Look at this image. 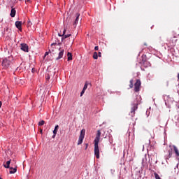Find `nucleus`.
<instances>
[{
	"label": "nucleus",
	"mask_w": 179,
	"mask_h": 179,
	"mask_svg": "<svg viewBox=\"0 0 179 179\" xmlns=\"http://www.w3.org/2000/svg\"><path fill=\"white\" fill-rule=\"evenodd\" d=\"M101 136V131L100 130L97 131L96 138L94 139V156L96 159H100V149L99 148V142H100V136Z\"/></svg>",
	"instance_id": "f257e3e1"
},
{
	"label": "nucleus",
	"mask_w": 179,
	"mask_h": 179,
	"mask_svg": "<svg viewBox=\"0 0 179 179\" xmlns=\"http://www.w3.org/2000/svg\"><path fill=\"white\" fill-rule=\"evenodd\" d=\"M12 61H13V57L12 56L5 58L2 62L3 68H4L5 69L10 68V65H12Z\"/></svg>",
	"instance_id": "f03ea898"
},
{
	"label": "nucleus",
	"mask_w": 179,
	"mask_h": 179,
	"mask_svg": "<svg viewBox=\"0 0 179 179\" xmlns=\"http://www.w3.org/2000/svg\"><path fill=\"white\" fill-rule=\"evenodd\" d=\"M85 134H86V130L85 129H83L79 136L78 145H82V143H83V139H85Z\"/></svg>",
	"instance_id": "7ed1b4c3"
},
{
	"label": "nucleus",
	"mask_w": 179,
	"mask_h": 179,
	"mask_svg": "<svg viewBox=\"0 0 179 179\" xmlns=\"http://www.w3.org/2000/svg\"><path fill=\"white\" fill-rule=\"evenodd\" d=\"M141 80H136V82L134 84V91L136 92H139V90H141Z\"/></svg>",
	"instance_id": "20e7f679"
},
{
	"label": "nucleus",
	"mask_w": 179,
	"mask_h": 179,
	"mask_svg": "<svg viewBox=\"0 0 179 179\" xmlns=\"http://www.w3.org/2000/svg\"><path fill=\"white\" fill-rule=\"evenodd\" d=\"M137 110H138V103H135L133 104V106L131 107V110L130 112L131 117H135V111Z\"/></svg>",
	"instance_id": "39448f33"
},
{
	"label": "nucleus",
	"mask_w": 179,
	"mask_h": 179,
	"mask_svg": "<svg viewBox=\"0 0 179 179\" xmlns=\"http://www.w3.org/2000/svg\"><path fill=\"white\" fill-rule=\"evenodd\" d=\"M20 48L22 51H24V52H29V45L26 43H21Z\"/></svg>",
	"instance_id": "423d86ee"
},
{
	"label": "nucleus",
	"mask_w": 179,
	"mask_h": 179,
	"mask_svg": "<svg viewBox=\"0 0 179 179\" xmlns=\"http://www.w3.org/2000/svg\"><path fill=\"white\" fill-rule=\"evenodd\" d=\"M64 52H65V50L59 49L58 57H56V61H59V59H61L64 57Z\"/></svg>",
	"instance_id": "0eeeda50"
},
{
	"label": "nucleus",
	"mask_w": 179,
	"mask_h": 179,
	"mask_svg": "<svg viewBox=\"0 0 179 179\" xmlns=\"http://www.w3.org/2000/svg\"><path fill=\"white\" fill-rule=\"evenodd\" d=\"M15 27L20 31H22V21H16L15 22Z\"/></svg>",
	"instance_id": "6e6552de"
},
{
	"label": "nucleus",
	"mask_w": 179,
	"mask_h": 179,
	"mask_svg": "<svg viewBox=\"0 0 179 179\" xmlns=\"http://www.w3.org/2000/svg\"><path fill=\"white\" fill-rule=\"evenodd\" d=\"M58 129H59V126L57 124L53 130V136L52 138H55L57 133L58 132Z\"/></svg>",
	"instance_id": "1a4fd4ad"
},
{
	"label": "nucleus",
	"mask_w": 179,
	"mask_h": 179,
	"mask_svg": "<svg viewBox=\"0 0 179 179\" xmlns=\"http://www.w3.org/2000/svg\"><path fill=\"white\" fill-rule=\"evenodd\" d=\"M76 18L74 21L73 26H76V24H78V22H79V16H80V15L79 13H76Z\"/></svg>",
	"instance_id": "9d476101"
},
{
	"label": "nucleus",
	"mask_w": 179,
	"mask_h": 179,
	"mask_svg": "<svg viewBox=\"0 0 179 179\" xmlns=\"http://www.w3.org/2000/svg\"><path fill=\"white\" fill-rule=\"evenodd\" d=\"M10 15L11 17H15V16H16V10H15V8L11 9Z\"/></svg>",
	"instance_id": "9b49d317"
},
{
	"label": "nucleus",
	"mask_w": 179,
	"mask_h": 179,
	"mask_svg": "<svg viewBox=\"0 0 179 179\" xmlns=\"http://www.w3.org/2000/svg\"><path fill=\"white\" fill-rule=\"evenodd\" d=\"M66 30L64 29L63 31V37L62 38V40H64V38H68V37H71V34H66L65 35Z\"/></svg>",
	"instance_id": "f8f14e48"
},
{
	"label": "nucleus",
	"mask_w": 179,
	"mask_h": 179,
	"mask_svg": "<svg viewBox=\"0 0 179 179\" xmlns=\"http://www.w3.org/2000/svg\"><path fill=\"white\" fill-rule=\"evenodd\" d=\"M10 174H15V173H16V171H17V169L16 167L13 168V167H10Z\"/></svg>",
	"instance_id": "ddd939ff"
},
{
	"label": "nucleus",
	"mask_w": 179,
	"mask_h": 179,
	"mask_svg": "<svg viewBox=\"0 0 179 179\" xmlns=\"http://www.w3.org/2000/svg\"><path fill=\"white\" fill-rule=\"evenodd\" d=\"M173 150H174V152H175L176 156L179 157L178 148H177V147L176 145H173Z\"/></svg>",
	"instance_id": "4468645a"
},
{
	"label": "nucleus",
	"mask_w": 179,
	"mask_h": 179,
	"mask_svg": "<svg viewBox=\"0 0 179 179\" xmlns=\"http://www.w3.org/2000/svg\"><path fill=\"white\" fill-rule=\"evenodd\" d=\"M67 59L68 61H72V53L68 52H67Z\"/></svg>",
	"instance_id": "2eb2a0df"
},
{
	"label": "nucleus",
	"mask_w": 179,
	"mask_h": 179,
	"mask_svg": "<svg viewBox=\"0 0 179 179\" xmlns=\"http://www.w3.org/2000/svg\"><path fill=\"white\" fill-rule=\"evenodd\" d=\"M5 169H10V160L7 161L6 164L4 165Z\"/></svg>",
	"instance_id": "dca6fc26"
},
{
	"label": "nucleus",
	"mask_w": 179,
	"mask_h": 179,
	"mask_svg": "<svg viewBox=\"0 0 179 179\" xmlns=\"http://www.w3.org/2000/svg\"><path fill=\"white\" fill-rule=\"evenodd\" d=\"M169 43L171 45H176V43H177V39H170Z\"/></svg>",
	"instance_id": "f3484780"
},
{
	"label": "nucleus",
	"mask_w": 179,
	"mask_h": 179,
	"mask_svg": "<svg viewBox=\"0 0 179 179\" xmlns=\"http://www.w3.org/2000/svg\"><path fill=\"white\" fill-rule=\"evenodd\" d=\"M93 58H94V59H97L99 58V55H98L97 52H94Z\"/></svg>",
	"instance_id": "a211bd4d"
},
{
	"label": "nucleus",
	"mask_w": 179,
	"mask_h": 179,
	"mask_svg": "<svg viewBox=\"0 0 179 179\" xmlns=\"http://www.w3.org/2000/svg\"><path fill=\"white\" fill-rule=\"evenodd\" d=\"M129 87H130V89H132V87H134V80L133 79H131V80H130V81H129Z\"/></svg>",
	"instance_id": "6ab92c4d"
},
{
	"label": "nucleus",
	"mask_w": 179,
	"mask_h": 179,
	"mask_svg": "<svg viewBox=\"0 0 179 179\" xmlns=\"http://www.w3.org/2000/svg\"><path fill=\"white\" fill-rule=\"evenodd\" d=\"M45 122L44 120H41V121H40V122H38V125H39L40 127H41V126L44 125Z\"/></svg>",
	"instance_id": "aec40b11"
},
{
	"label": "nucleus",
	"mask_w": 179,
	"mask_h": 179,
	"mask_svg": "<svg viewBox=\"0 0 179 179\" xmlns=\"http://www.w3.org/2000/svg\"><path fill=\"white\" fill-rule=\"evenodd\" d=\"M171 156H173V152H171V150L170 151V150H169V156H168V157H171Z\"/></svg>",
	"instance_id": "412c9836"
},
{
	"label": "nucleus",
	"mask_w": 179,
	"mask_h": 179,
	"mask_svg": "<svg viewBox=\"0 0 179 179\" xmlns=\"http://www.w3.org/2000/svg\"><path fill=\"white\" fill-rule=\"evenodd\" d=\"M87 89V83H85V85H84V87H83V90L86 91Z\"/></svg>",
	"instance_id": "4be33fe9"
},
{
	"label": "nucleus",
	"mask_w": 179,
	"mask_h": 179,
	"mask_svg": "<svg viewBox=\"0 0 179 179\" xmlns=\"http://www.w3.org/2000/svg\"><path fill=\"white\" fill-rule=\"evenodd\" d=\"M45 79H46V80H50V75L49 74L45 75Z\"/></svg>",
	"instance_id": "5701e85b"
},
{
	"label": "nucleus",
	"mask_w": 179,
	"mask_h": 179,
	"mask_svg": "<svg viewBox=\"0 0 179 179\" xmlns=\"http://www.w3.org/2000/svg\"><path fill=\"white\" fill-rule=\"evenodd\" d=\"M85 90H83L80 92V96H83V94H85Z\"/></svg>",
	"instance_id": "b1692460"
},
{
	"label": "nucleus",
	"mask_w": 179,
	"mask_h": 179,
	"mask_svg": "<svg viewBox=\"0 0 179 179\" xmlns=\"http://www.w3.org/2000/svg\"><path fill=\"white\" fill-rule=\"evenodd\" d=\"M94 50L95 51H99V46H95Z\"/></svg>",
	"instance_id": "393cba45"
},
{
	"label": "nucleus",
	"mask_w": 179,
	"mask_h": 179,
	"mask_svg": "<svg viewBox=\"0 0 179 179\" xmlns=\"http://www.w3.org/2000/svg\"><path fill=\"white\" fill-rule=\"evenodd\" d=\"M29 2V3H31V0H25V3Z\"/></svg>",
	"instance_id": "a878e982"
},
{
	"label": "nucleus",
	"mask_w": 179,
	"mask_h": 179,
	"mask_svg": "<svg viewBox=\"0 0 179 179\" xmlns=\"http://www.w3.org/2000/svg\"><path fill=\"white\" fill-rule=\"evenodd\" d=\"M98 57H101V52H99Z\"/></svg>",
	"instance_id": "bb28decb"
},
{
	"label": "nucleus",
	"mask_w": 179,
	"mask_h": 179,
	"mask_svg": "<svg viewBox=\"0 0 179 179\" xmlns=\"http://www.w3.org/2000/svg\"><path fill=\"white\" fill-rule=\"evenodd\" d=\"M88 147H89V144H88V143H86V144H85V150L87 149Z\"/></svg>",
	"instance_id": "cd10ccee"
},
{
	"label": "nucleus",
	"mask_w": 179,
	"mask_h": 179,
	"mask_svg": "<svg viewBox=\"0 0 179 179\" xmlns=\"http://www.w3.org/2000/svg\"><path fill=\"white\" fill-rule=\"evenodd\" d=\"M47 55H48V52H46L45 53L44 57H47Z\"/></svg>",
	"instance_id": "c85d7f7f"
},
{
	"label": "nucleus",
	"mask_w": 179,
	"mask_h": 179,
	"mask_svg": "<svg viewBox=\"0 0 179 179\" xmlns=\"http://www.w3.org/2000/svg\"><path fill=\"white\" fill-rule=\"evenodd\" d=\"M57 45V43H52L51 47H52V45Z\"/></svg>",
	"instance_id": "c756f323"
},
{
	"label": "nucleus",
	"mask_w": 179,
	"mask_h": 179,
	"mask_svg": "<svg viewBox=\"0 0 179 179\" xmlns=\"http://www.w3.org/2000/svg\"><path fill=\"white\" fill-rule=\"evenodd\" d=\"M1 107H2V102L1 101H0V108H1Z\"/></svg>",
	"instance_id": "7c9ffc66"
},
{
	"label": "nucleus",
	"mask_w": 179,
	"mask_h": 179,
	"mask_svg": "<svg viewBox=\"0 0 179 179\" xmlns=\"http://www.w3.org/2000/svg\"><path fill=\"white\" fill-rule=\"evenodd\" d=\"M40 132H41V134H43V129H42L40 130Z\"/></svg>",
	"instance_id": "2f4dec72"
},
{
	"label": "nucleus",
	"mask_w": 179,
	"mask_h": 179,
	"mask_svg": "<svg viewBox=\"0 0 179 179\" xmlns=\"http://www.w3.org/2000/svg\"><path fill=\"white\" fill-rule=\"evenodd\" d=\"M178 80H179V73L178 74Z\"/></svg>",
	"instance_id": "473e14b6"
},
{
	"label": "nucleus",
	"mask_w": 179,
	"mask_h": 179,
	"mask_svg": "<svg viewBox=\"0 0 179 179\" xmlns=\"http://www.w3.org/2000/svg\"><path fill=\"white\" fill-rule=\"evenodd\" d=\"M144 45H148V44L147 43H144Z\"/></svg>",
	"instance_id": "72a5a7b5"
},
{
	"label": "nucleus",
	"mask_w": 179,
	"mask_h": 179,
	"mask_svg": "<svg viewBox=\"0 0 179 179\" xmlns=\"http://www.w3.org/2000/svg\"><path fill=\"white\" fill-rule=\"evenodd\" d=\"M59 36L60 37L62 36V35H59Z\"/></svg>",
	"instance_id": "f704fd0d"
},
{
	"label": "nucleus",
	"mask_w": 179,
	"mask_h": 179,
	"mask_svg": "<svg viewBox=\"0 0 179 179\" xmlns=\"http://www.w3.org/2000/svg\"><path fill=\"white\" fill-rule=\"evenodd\" d=\"M52 51L54 52V49H52Z\"/></svg>",
	"instance_id": "c9c22d12"
},
{
	"label": "nucleus",
	"mask_w": 179,
	"mask_h": 179,
	"mask_svg": "<svg viewBox=\"0 0 179 179\" xmlns=\"http://www.w3.org/2000/svg\"><path fill=\"white\" fill-rule=\"evenodd\" d=\"M18 1H22V0H18Z\"/></svg>",
	"instance_id": "e433bc0d"
},
{
	"label": "nucleus",
	"mask_w": 179,
	"mask_h": 179,
	"mask_svg": "<svg viewBox=\"0 0 179 179\" xmlns=\"http://www.w3.org/2000/svg\"><path fill=\"white\" fill-rule=\"evenodd\" d=\"M0 179H2L1 178H0Z\"/></svg>",
	"instance_id": "4c0bfd02"
}]
</instances>
